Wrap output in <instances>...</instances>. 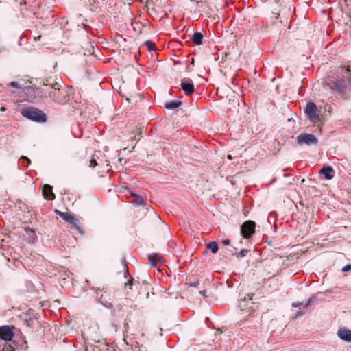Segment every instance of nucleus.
<instances>
[{
    "mask_svg": "<svg viewBox=\"0 0 351 351\" xmlns=\"http://www.w3.org/2000/svg\"><path fill=\"white\" fill-rule=\"evenodd\" d=\"M21 114L24 117L34 121L42 123L46 121V115L45 113L36 108H23L21 110Z\"/></svg>",
    "mask_w": 351,
    "mask_h": 351,
    "instance_id": "nucleus-1",
    "label": "nucleus"
},
{
    "mask_svg": "<svg viewBox=\"0 0 351 351\" xmlns=\"http://www.w3.org/2000/svg\"><path fill=\"white\" fill-rule=\"evenodd\" d=\"M317 142V138L312 134L301 133L297 136V143L300 146L316 145Z\"/></svg>",
    "mask_w": 351,
    "mask_h": 351,
    "instance_id": "nucleus-2",
    "label": "nucleus"
},
{
    "mask_svg": "<svg viewBox=\"0 0 351 351\" xmlns=\"http://www.w3.org/2000/svg\"><path fill=\"white\" fill-rule=\"evenodd\" d=\"M304 112L310 121H315L319 119V111L313 102L310 101L306 104Z\"/></svg>",
    "mask_w": 351,
    "mask_h": 351,
    "instance_id": "nucleus-3",
    "label": "nucleus"
},
{
    "mask_svg": "<svg viewBox=\"0 0 351 351\" xmlns=\"http://www.w3.org/2000/svg\"><path fill=\"white\" fill-rule=\"evenodd\" d=\"M256 223L254 221H246L241 226V234L243 238L248 239L254 233Z\"/></svg>",
    "mask_w": 351,
    "mask_h": 351,
    "instance_id": "nucleus-4",
    "label": "nucleus"
},
{
    "mask_svg": "<svg viewBox=\"0 0 351 351\" xmlns=\"http://www.w3.org/2000/svg\"><path fill=\"white\" fill-rule=\"evenodd\" d=\"M14 337V332L10 326H0V342L11 341Z\"/></svg>",
    "mask_w": 351,
    "mask_h": 351,
    "instance_id": "nucleus-5",
    "label": "nucleus"
},
{
    "mask_svg": "<svg viewBox=\"0 0 351 351\" xmlns=\"http://www.w3.org/2000/svg\"><path fill=\"white\" fill-rule=\"evenodd\" d=\"M181 87L186 95H191L194 92V85L191 80H182Z\"/></svg>",
    "mask_w": 351,
    "mask_h": 351,
    "instance_id": "nucleus-6",
    "label": "nucleus"
},
{
    "mask_svg": "<svg viewBox=\"0 0 351 351\" xmlns=\"http://www.w3.org/2000/svg\"><path fill=\"white\" fill-rule=\"evenodd\" d=\"M337 336L343 341L351 342V330L346 328H339Z\"/></svg>",
    "mask_w": 351,
    "mask_h": 351,
    "instance_id": "nucleus-7",
    "label": "nucleus"
},
{
    "mask_svg": "<svg viewBox=\"0 0 351 351\" xmlns=\"http://www.w3.org/2000/svg\"><path fill=\"white\" fill-rule=\"evenodd\" d=\"M64 220L70 223L80 233H82V230L80 227V221L75 217L69 213L68 217H66Z\"/></svg>",
    "mask_w": 351,
    "mask_h": 351,
    "instance_id": "nucleus-8",
    "label": "nucleus"
},
{
    "mask_svg": "<svg viewBox=\"0 0 351 351\" xmlns=\"http://www.w3.org/2000/svg\"><path fill=\"white\" fill-rule=\"evenodd\" d=\"M43 195L45 199L53 200L55 199V195L52 191V186L49 184H45L43 187Z\"/></svg>",
    "mask_w": 351,
    "mask_h": 351,
    "instance_id": "nucleus-9",
    "label": "nucleus"
},
{
    "mask_svg": "<svg viewBox=\"0 0 351 351\" xmlns=\"http://www.w3.org/2000/svg\"><path fill=\"white\" fill-rule=\"evenodd\" d=\"M60 85L58 83L53 84L51 86H46V91L48 92L49 96L53 100L57 98V93L59 91Z\"/></svg>",
    "mask_w": 351,
    "mask_h": 351,
    "instance_id": "nucleus-10",
    "label": "nucleus"
},
{
    "mask_svg": "<svg viewBox=\"0 0 351 351\" xmlns=\"http://www.w3.org/2000/svg\"><path fill=\"white\" fill-rule=\"evenodd\" d=\"M24 230L27 237V241L30 243H35L37 240V236L34 230L29 227H25Z\"/></svg>",
    "mask_w": 351,
    "mask_h": 351,
    "instance_id": "nucleus-11",
    "label": "nucleus"
},
{
    "mask_svg": "<svg viewBox=\"0 0 351 351\" xmlns=\"http://www.w3.org/2000/svg\"><path fill=\"white\" fill-rule=\"evenodd\" d=\"M330 88L339 93H343L345 90V84L343 80L333 82L331 83Z\"/></svg>",
    "mask_w": 351,
    "mask_h": 351,
    "instance_id": "nucleus-12",
    "label": "nucleus"
},
{
    "mask_svg": "<svg viewBox=\"0 0 351 351\" xmlns=\"http://www.w3.org/2000/svg\"><path fill=\"white\" fill-rule=\"evenodd\" d=\"M333 169L330 166H326L322 168L319 173L324 175L326 180H331L333 178Z\"/></svg>",
    "mask_w": 351,
    "mask_h": 351,
    "instance_id": "nucleus-13",
    "label": "nucleus"
},
{
    "mask_svg": "<svg viewBox=\"0 0 351 351\" xmlns=\"http://www.w3.org/2000/svg\"><path fill=\"white\" fill-rule=\"evenodd\" d=\"M203 38L204 36L201 32H195L193 36L192 40L195 45H199L202 44Z\"/></svg>",
    "mask_w": 351,
    "mask_h": 351,
    "instance_id": "nucleus-14",
    "label": "nucleus"
},
{
    "mask_svg": "<svg viewBox=\"0 0 351 351\" xmlns=\"http://www.w3.org/2000/svg\"><path fill=\"white\" fill-rule=\"evenodd\" d=\"M182 101L178 100L170 101L165 104V107L167 109H174L179 107Z\"/></svg>",
    "mask_w": 351,
    "mask_h": 351,
    "instance_id": "nucleus-15",
    "label": "nucleus"
},
{
    "mask_svg": "<svg viewBox=\"0 0 351 351\" xmlns=\"http://www.w3.org/2000/svg\"><path fill=\"white\" fill-rule=\"evenodd\" d=\"M148 258L152 265H156L162 257L158 254H151L149 255Z\"/></svg>",
    "mask_w": 351,
    "mask_h": 351,
    "instance_id": "nucleus-16",
    "label": "nucleus"
},
{
    "mask_svg": "<svg viewBox=\"0 0 351 351\" xmlns=\"http://www.w3.org/2000/svg\"><path fill=\"white\" fill-rule=\"evenodd\" d=\"M124 267L125 268V271L124 273L125 277L127 278V276H129L130 279L128 282L125 283V287H129V289H132L131 286L132 284V281L134 280V278L130 275L128 272V267L125 263L124 264Z\"/></svg>",
    "mask_w": 351,
    "mask_h": 351,
    "instance_id": "nucleus-17",
    "label": "nucleus"
},
{
    "mask_svg": "<svg viewBox=\"0 0 351 351\" xmlns=\"http://www.w3.org/2000/svg\"><path fill=\"white\" fill-rule=\"evenodd\" d=\"M131 195L134 197V199L133 202L135 204H136L138 206H141V205L143 204L144 200H143V199L141 196H139V195H136V194H135L134 193H131Z\"/></svg>",
    "mask_w": 351,
    "mask_h": 351,
    "instance_id": "nucleus-18",
    "label": "nucleus"
},
{
    "mask_svg": "<svg viewBox=\"0 0 351 351\" xmlns=\"http://www.w3.org/2000/svg\"><path fill=\"white\" fill-rule=\"evenodd\" d=\"M207 248L209 249L212 253L215 254L218 251V245L216 242L212 241L208 243Z\"/></svg>",
    "mask_w": 351,
    "mask_h": 351,
    "instance_id": "nucleus-19",
    "label": "nucleus"
},
{
    "mask_svg": "<svg viewBox=\"0 0 351 351\" xmlns=\"http://www.w3.org/2000/svg\"><path fill=\"white\" fill-rule=\"evenodd\" d=\"M145 45L147 46L149 51L154 50L155 49V43L150 40H147L145 42Z\"/></svg>",
    "mask_w": 351,
    "mask_h": 351,
    "instance_id": "nucleus-20",
    "label": "nucleus"
},
{
    "mask_svg": "<svg viewBox=\"0 0 351 351\" xmlns=\"http://www.w3.org/2000/svg\"><path fill=\"white\" fill-rule=\"evenodd\" d=\"M248 252H249V250L243 249L240 251L239 253H237L235 255L237 257H239V256L245 257V256H246V255L247 254Z\"/></svg>",
    "mask_w": 351,
    "mask_h": 351,
    "instance_id": "nucleus-21",
    "label": "nucleus"
},
{
    "mask_svg": "<svg viewBox=\"0 0 351 351\" xmlns=\"http://www.w3.org/2000/svg\"><path fill=\"white\" fill-rule=\"evenodd\" d=\"M56 213L60 216L62 217V219H65L66 217H68V215L69 213H67V212H61V211H59V210H56Z\"/></svg>",
    "mask_w": 351,
    "mask_h": 351,
    "instance_id": "nucleus-22",
    "label": "nucleus"
},
{
    "mask_svg": "<svg viewBox=\"0 0 351 351\" xmlns=\"http://www.w3.org/2000/svg\"><path fill=\"white\" fill-rule=\"evenodd\" d=\"M21 159L23 160L24 166H28L30 164V160L26 156H23Z\"/></svg>",
    "mask_w": 351,
    "mask_h": 351,
    "instance_id": "nucleus-23",
    "label": "nucleus"
},
{
    "mask_svg": "<svg viewBox=\"0 0 351 351\" xmlns=\"http://www.w3.org/2000/svg\"><path fill=\"white\" fill-rule=\"evenodd\" d=\"M350 270H351V265L350 264H347L346 265L343 267L341 269V271H343V272H346Z\"/></svg>",
    "mask_w": 351,
    "mask_h": 351,
    "instance_id": "nucleus-24",
    "label": "nucleus"
},
{
    "mask_svg": "<svg viewBox=\"0 0 351 351\" xmlns=\"http://www.w3.org/2000/svg\"><path fill=\"white\" fill-rule=\"evenodd\" d=\"M9 86H12V87H14V88H20L21 86L19 85V84L17 82H11L10 84H9Z\"/></svg>",
    "mask_w": 351,
    "mask_h": 351,
    "instance_id": "nucleus-25",
    "label": "nucleus"
},
{
    "mask_svg": "<svg viewBox=\"0 0 351 351\" xmlns=\"http://www.w3.org/2000/svg\"><path fill=\"white\" fill-rule=\"evenodd\" d=\"M97 165V162L95 158H92L90 161V167H95Z\"/></svg>",
    "mask_w": 351,
    "mask_h": 351,
    "instance_id": "nucleus-26",
    "label": "nucleus"
},
{
    "mask_svg": "<svg viewBox=\"0 0 351 351\" xmlns=\"http://www.w3.org/2000/svg\"><path fill=\"white\" fill-rule=\"evenodd\" d=\"M302 304H303V302H294L292 303L291 306L294 308H298V307H300Z\"/></svg>",
    "mask_w": 351,
    "mask_h": 351,
    "instance_id": "nucleus-27",
    "label": "nucleus"
},
{
    "mask_svg": "<svg viewBox=\"0 0 351 351\" xmlns=\"http://www.w3.org/2000/svg\"><path fill=\"white\" fill-rule=\"evenodd\" d=\"M313 302V298H309L304 304V306L307 307Z\"/></svg>",
    "mask_w": 351,
    "mask_h": 351,
    "instance_id": "nucleus-28",
    "label": "nucleus"
},
{
    "mask_svg": "<svg viewBox=\"0 0 351 351\" xmlns=\"http://www.w3.org/2000/svg\"><path fill=\"white\" fill-rule=\"evenodd\" d=\"M224 245H228L230 243V241L229 239H223L221 242Z\"/></svg>",
    "mask_w": 351,
    "mask_h": 351,
    "instance_id": "nucleus-29",
    "label": "nucleus"
},
{
    "mask_svg": "<svg viewBox=\"0 0 351 351\" xmlns=\"http://www.w3.org/2000/svg\"><path fill=\"white\" fill-rule=\"evenodd\" d=\"M199 285V282H191L189 284L190 287H197Z\"/></svg>",
    "mask_w": 351,
    "mask_h": 351,
    "instance_id": "nucleus-30",
    "label": "nucleus"
},
{
    "mask_svg": "<svg viewBox=\"0 0 351 351\" xmlns=\"http://www.w3.org/2000/svg\"><path fill=\"white\" fill-rule=\"evenodd\" d=\"M239 306L241 310H244L245 308H247L245 304H243L241 302L239 304Z\"/></svg>",
    "mask_w": 351,
    "mask_h": 351,
    "instance_id": "nucleus-31",
    "label": "nucleus"
},
{
    "mask_svg": "<svg viewBox=\"0 0 351 351\" xmlns=\"http://www.w3.org/2000/svg\"><path fill=\"white\" fill-rule=\"evenodd\" d=\"M199 293H200L202 295H203V296H206V290L200 291H199Z\"/></svg>",
    "mask_w": 351,
    "mask_h": 351,
    "instance_id": "nucleus-32",
    "label": "nucleus"
},
{
    "mask_svg": "<svg viewBox=\"0 0 351 351\" xmlns=\"http://www.w3.org/2000/svg\"><path fill=\"white\" fill-rule=\"evenodd\" d=\"M10 346L9 347H4L3 349H2V351H9V350H10Z\"/></svg>",
    "mask_w": 351,
    "mask_h": 351,
    "instance_id": "nucleus-33",
    "label": "nucleus"
},
{
    "mask_svg": "<svg viewBox=\"0 0 351 351\" xmlns=\"http://www.w3.org/2000/svg\"><path fill=\"white\" fill-rule=\"evenodd\" d=\"M252 300V295H247V300H248V301H250V300Z\"/></svg>",
    "mask_w": 351,
    "mask_h": 351,
    "instance_id": "nucleus-34",
    "label": "nucleus"
},
{
    "mask_svg": "<svg viewBox=\"0 0 351 351\" xmlns=\"http://www.w3.org/2000/svg\"><path fill=\"white\" fill-rule=\"evenodd\" d=\"M102 297H103V295H101V298H99V300H98V301H99V302H100V303H101V304H103V302L101 301V300H102Z\"/></svg>",
    "mask_w": 351,
    "mask_h": 351,
    "instance_id": "nucleus-35",
    "label": "nucleus"
},
{
    "mask_svg": "<svg viewBox=\"0 0 351 351\" xmlns=\"http://www.w3.org/2000/svg\"><path fill=\"white\" fill-rule=\"evenodd\" d=\"M40 37H41V36H39L38 37L35 38V40H38V39H40Z\"/></svg>",
    "mask_w": 351,
    "mask_h": 351,
    "instance_id": "nucleus-36",
    "label": "nucleus"
},
{
    "mask_svg": "<svg viewBox=\"0 0 351 351\" xmlns=\"http://www.w3.org/2000/svg\"><path fill=\"white\" fill-rule=\"evenodd\" d=\"M122 160H123V158H119V162H121V161H122Z\"/></svg>",
    "mask_w": 351,
    "mask_h": 351,
    "instance_id": "nucleus-37",
    "label": "nucleus"
},
{
    "mask_svg": "<svg viewBox=\"0 0 351 351\" xmlns=\"http://www.w3.org/2000/svg\"><path fill=\"white\" fill-rule=\"evenodd\" d=\"M228 159H230V160L232 158V157H231V156H230V155H229V156H228Z\"/></svg>",
    "mask_w": 351,
    "mask_h": 351,
    "instance_id": "nucleus-38",
    "label": "nucleus"
},
{
    "mask_svg": "<svg viewBox=\"0 0 351 351\" xmlns=\"http://www.w3.org/2000/svg\"><path fill=\"white\" fill-rule=\"evenodd\" d=\"M275 181H276V178H274V179L272 180L271 182H275Z\"/></svg>",
    "mask_w": 351,
    "mask_h": 351,
    "instance_id": "nucleus-39",
    "label": "nucleus"
},
{
    "mask_svg": "<svg viewBox=\"0 0 351 351\" xmlns=\"http://www.w3.org/2000/svg\"><path fill=\"white\" fill-rule=\"evenodd\" d=\"M349 80H350V82H351V77H350Z\"/></svg>",
    "mask_w": 351,
    "mask_h": 351,
    "instance_id": "nucleus-40",
    "label": "nucleus"
}]
</instances>
